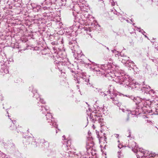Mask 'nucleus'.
Listing matches in <instances>:
<instances>
[{
	"label": "nucleus",
	"instance_id": "nucleus-1",
	"mask_svg": "<svg viewBox=\"0 0 158 158\" xmlns=\"http://www.w3.org/2000/svg\"><path fill=\"white\" fill-rule=\"evenodd\" d=\"M47 118L48 119H50V118H52V115L50 114H46Z\"/></svg>",
	"mask_w": 158,
	"mask_h": 158
},
{
	"label": "nucleus",
	"instance_id": "nucleus-2",
	"mask_svg": "<svg viewBox=\"0 0 158 158\" xmlns=\"http://www.w3.org/2000/svg\"><path fill=\"white\" fill-rule=\"evenodd\" d=\"M40 102L43 103H44V100L43 99H41L40 98Z\"/></svg>",
	"mask_w": 158,
	"mask_h": 158
},
{
	"label": "nucleus",
	"instance_id": "nucleus-3",
	"mask_svg": "<svg viewBox=\"0 0 158 158\" xmlns=\"http://www.w3.org/2000/svg\"><path fill=\"white\" fill-rule=\"evenodd\" d=\"M118 147L120 148L121 147H120V145H118Z\"/></svg>",
	"mask_w": 158,
	"mask_h": 158
},
{
	"label": "nucleus",
	"instance_id": "nucleus-4",
	"mask_svg": "<svg viewBox=\"0 0 158 158\" xmlns=\"http://www.w3.org/2000/svg\"><path fill=\"white\" fill-rule=\"evenodd\" d=\"M64 138V136H63V137Z\"/></svg>",
	"mask_w": 158,
	"mask_h": 158
}]
</instances>
